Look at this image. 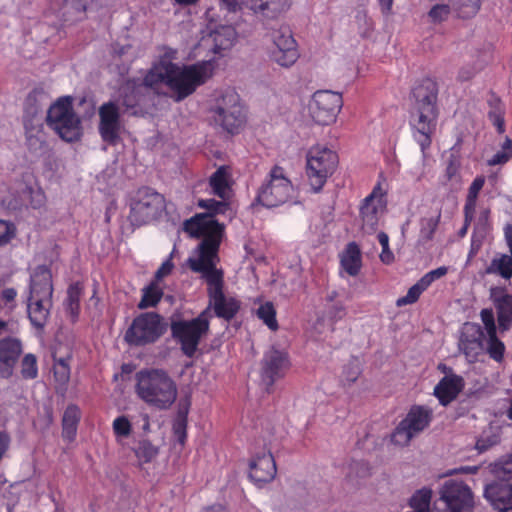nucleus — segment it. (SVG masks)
I'll list each match as a JSON object with an SVG mask.
<instances>
[{
    "label": "nucleus",
    "mask_w": 512,
    "mask_h": 512,
    "mask_svg": "<svg viewBox=\"0 0 512 512\" xmlns=\"http://www.w3.org/2000/svg\"><path fill=\"white\" fill-rule=\"evenodd\" d=\"M428 288L427 284L424 283V280L421 278L416 284L409 288L407 294L403 297H400L396 301V305L398 307H402L405 305L415 303L420 295Z\"/></svg>",
    "instance_id": "nucleus-38"
},
{
    "label": "nucleus",
    "mask_w": 512,
    "mask_h": 512,
    "mask_svg": "<svg viewBox=\"0 0 512 512\" xmlns=\"http://www.w3.org/2000/svg\"><path fill=\"white\" fill-rule=\"evenodd\" d=\"M21 373L24 378L33 379L38 374L36 357L33 354H27L22 360Z\"/></svg>",
    "instance_id": "nucleus-46"
},
{
    "label": "nucleus",
    "mask_w": 512,
    "mask_h": 512,
    "mask_svg": "<svg viewBox=\"0 0 512 512\" xmlns=\"http://www.w3.org/2000/svg\"><path fill=\"white\" fill-rule=\"evenodd\" d=\"M360 375V369L357 365H353L344 370V381L347 383H353Z\"/></svg>",
    "instance_id": "nucleus-53"
},
{
    "label": "nucleus",
    "mask_w": 512,
    "mask_h": 512,
    "mask_svg": "<svg viewBox=\"0 0 512 512\" xmlns=\"http://www.w3.org/2000/svg\"><path fill=\"white\" fill-rule=\"evenodd\" d=\"M447 272H448L447 267L441 266V267H438L437 269L431 270L428 273H426L422 277V279L424 280V283H426L427 286L429 287L436 279H439V278L445 276L447 274Z\"/></svg>",
    "instance_id": "nucleus-51"
},
{
    "label": "nucleus",
    "mask_w": 512,
    "mask_h": 512,
    "mask_svg": "<svg viewBox=\"0 0 512 512\" xmlns=\"http://www.w3.org/2000/svg\"><path fill=\"white\" fill-rule=\"evenodd\" d=\"M330 313L332 317L341 319L345 315V308L342 304H335Z\"/></svg>",
    "instance_id": "nucleus-61"
},
{
    "label": "nucleus",
    "mask_w": 512,
    "mask_h": 512,
    "mask_svg": "<svg viewBox=\"0 0 512 512\" xmlns=\"http://www.w3.org/2000/svg\"><path fill=\"white\" fill-rule=\"evenodd\" d=\"M22 353L21 342L15 338L0 340V376L9 378L14 366Z\"/></svg>",
    "instance_id": "nucleus-23"
},
{
    "label": "nucleus",
    "mask_w": 512,
    "mask_h": 512,
    "mask_svg": "<svg viewBox=\"0 0 512 512\" xmlns=\"http://www.w3.org/2000/svg\"><path fill=\"white\" fill-rule=\"evenodd\" d=\"M433 490L430 487H422L416 490L409 499V506L413 512H432L431 500Z\"/></svg>",
    "instance_id": "nucleus-32"
},
{
    "label": "nucleus",
    "mask_w": 512,
    "mask_h": 512,
    "mask_svg": "<svg viewBox=\"0 0 512 512\" xmlns=\"http://www.w3.org/2000/svg\"><path fill=\"white\" fill-rule=\"evenodd\" d=\"M15 228L12 224L0 220V245L6 244L13 238Z\"/></svg>",
    "instance_id": "nucleus-50"
},
{
    "label": "nucleus",
    "mask_w": 512,
    "mask_h": 512,
    "mask_svg": "<svg viewBox=\"0 0 512 512\" xmlns=\"http://www.w3.org/2000/svg\"><path fill=\"white\" fill-rule=\"evenodd\" d=\"M82 294V287L79 283L69 286L67 291V310L73 318H76L79 310V302Z\"/></svg>",
    "instance_id": "nucleus-39"
},
{
    "label": "nucleus",
    "mask_w": 512,
    "mask_h": 512,
    "mask_svg": "<svg viewBox=\"0 0 512 512\" xmlns=\"http://www.w3.org/2000/svg\"><path fill=\"white\" fill-rule=\"evenodd\" d=\"M99 132L102 139L108 143H115L120 133V112L117 103L110 101L99 108Z\"/></svg>",
    "instance_id": "nucleus-19"
},
{
    "label": "nucleus",
    "mask_w": 512,
    "mask_h": 512,
    "mask_svg": "<svg viewBox=\"0 0 512 512\" xmlns=\"http://www.w3.org/2000/svg\"><path fill=\"white\" fill-rule=\"evenodd\" d=\"M290 367V361L285 351L271 349L263 358L261 381L268 391L274 382L283 377Z\"/></svg>",
    "instance_id": "nucleus-18"
},
{
    "label": "nucleus",
    "mask_w": 512,
    "mask_h": 512,
    "mask_svg": "<svg viewBox=\"0 0 512 512\" xmlns=\"http://www.w3.org/2000/svg\"><path fill=\"white\" fill-rule=\"evenodd\" d=\"M52 275L45 266L37 267L31 275L27 303L28 316L32 324L42 327L48 320L52 308Z\"/></svg>",
    "instance_id": "nucleus-7"
},
{
    "label": "nucleus",
    "mask_w": 512,
    "mask_h": 512,
    "mask_svg": "<svg viewBox=\"0 0 512 512\" xmlns=\"http://www.w3.org/2000/svg\"><path fill=\"white\" fill-rule=\"evenodd\" d=\"M163 196L149 188L138 190L130 205L129 219L133 225H143L156 219L164 209Z\"/></svg>",
    "instance_id": "nucleus-15"
},
{
    "label": "nucleus",
    "mask_w": 512,
    "mask_h": 512,
    "mask_svg": "<svg viewBox=\"0 0 512 512\" xmlns=\"http://www.w3.org/2000/svg\"><path fill=\"white\" fill-rule=\"evenodd\" d=\"M223 229L214 216L208 213L198 214L184 222V230L187 233L192 237L202 238L187 263L206 280L210 306L213 307L215 314L229 320L235 316L240 305L234 297L224 295L223 274L216 268Z\"/></svg>",
    "instance_id": "nucleus-2"
},
{
    "label": "nucleus",
    "mask_w": 512,
    "mask_h": 512,
    "mask_svg": "<svg viewBox=\"0 0 512 512\" xmlns=\"http://www.w3.org/2000/svg\"><path fill=\"white\" fill-rule=\"evenodd\" d=\"M293 193V185L285 170L280 166H274L266 182L259 189L257 200L263 206L272 208L286 203Z\"/></svg>",
    "instance_id": "nucleus-12"
},
{
    "label": "nucleus",
    "mask_w": 512,
    "mask_h": 512,
    "mask_svg": "<svg viewBox=\"0 0 512 512\" xmlns=\"http://www.w3.org/2000/svg\"><path fill=\"white\" fill-rule=\"evenodd\" d=\"M480 318L483 328L478 324L465 323L459 340V349L469 362H475L484 352L500 362L505 353L504 343L497 337V326L492 309H482Z\"/></svg>",
    "instance_id": "nucleus-3"
},
{
    "label": "nucleus",
    "mask_w": 512,
    "mask_h": 512,
    "mask_svg": "<svg viewBox=\"0 0 512 512\" xmlns=\"http://www.w3.org/2000/svg\"><path fill=\"white\" fill-rule=\"evenodd\" d=\"M431 417V410L423 406H414L410 409L405 419L402 420V423L414 433V435H417L429 425Z\"/></svg>",
    "instance_id": "nucleus-26"
},
{
    "label": "nucleus",
    "mask_w": 512,
    "mask_h": 512,
    "mask_svg": "<svg viewBox=\"0 0 512 512\" xmlns=\"http://www.w3.org/2000/svg\"><path fill=\"white\" fill-rule=\"evenodd\" d=\"M237 39V32L232 25H217L209 29V33L201 39V46L211 45L213 53L231 48Z\"/></svg>",
    "instance_id": "nucleus-20"
},
{
    "label": "nucleus",
    "mask_w": 512,
    "mask_h": 512,
    "mask_svg": "<svg viewBox=\"0 0 512 512\" xmlns=\"http://www.w3.org/2000/svg\"><path fill=\"white\" fill-rule=\"evenodd\" d=\"M477 471H478V467H476V466H466V467H461L459 469L452 470L448 474L449 475H452V474H455V473L475 474Z\"/></svg>",
    "instance_id": "nucleus-63"
},
{
    "label": "nucleus",
    "mask_w": 512,
    "mask_h": 512,
    "mask_svg": "<svg viewBox=\"0 0 512 512\" xmlns=\"http://www.w3.org/2000/svg\"><path fill=\"white\" fill-rule=\"evenodd\" d=\"M177 57V51L164 48L160 59L147 72L142 82L128 80L119 90L117 103L135 114V107L145 89L156 90L160 84H165L175 95L176 101H181L193 94L196 89L212 78L215 62L212 60L199 61L194 64L179 66L172 61Z\"/></svg>",
    "instance_id": "nucleus-1"
},
{
    "label": "nucleus",
    "mask_w": 512,
    "mask_h": 512,
    "mask_svg": "<svg viewBox=\"0 0 512 512\" xmlns=\"http://www.w3.org/2000/svg\"><path fill=\"white\" fill-rule=\"evenodd\" d=\"M450 11L451 9L449 5L436 4L430 9L428 17L433 23H441L448 19Z\"/></svg>",
    "instance_id": "nucleus-47"
},
{
    "label": "nucleus",
    "mask_w": 512,
    "mask_h": 512,
    "mask_svg": "<svg viewBox=\"0 0 512 512\" xmlns=\"http://www.w3.org/2000/svg\"><path fill=\"white\" fill-rule=\"evenodd\" d=\"M47 121L57 134L67 142L76 141L82 135L80 119L74 113L69 98L59 99L50 107Z\"/></svg>",
    "instance_id": "nucleus-10"
},
{
    "label": "nucleus",
    "mask_w": 512,
    "mask_h": 512,
    "mask_svg": "<svg viewBox=\"0 0 512 512\" xmlns=\"http://www.w3.org/2000/svg\"><path fill=\"white\" fill-rule=\"evenodd\" d=\"M485 498L500 512L512 509V484L508 482H494L485 487Z\"/></svg>",
    "instance_id": "nucleus-24"
},
{
    "label": "nucleus",
    "mask_w": 512,
    "mask_h": 512,
    "mask_svg": "<svg viewBox=\"0 0 512 512\" xmlns=\"http://www.w3.org/2000/svg\"><path fill=\"white\" fill-rule=\"evenodd\" d=\"M80 420V410L78 407L68 406L63 415V432L62 435L68 441H72L76 435L77 425Z\"/></svg>",
    "instance_id": "nucleus-34"
},
{
    "label": "nucleus",
    "mask_w": 512,
    "mask_h": 512,
    "mask_svg": "<svg viewBox=\"0 0 512 512\" xmlns=\"http://www.w3.org/2000/svg\"><path fill=\"white\" fill-rule=\"evenodd\" d=\"M199 206L215 212H219L222 210L223 207H225V204L222 202H217L215 200L209 199L199 201Z\"/></svg>",
    "instance_id": "nucleus-55"
},
{
    "label": "nucleus",
    "mask_w": 512,
    "mask_h": 512,
    "mask_svg": "<svg viewBox=\"0 0 512 512\" xmlns=\"http://www.w3.org/2000/svg\"><path fill=\"white\" fill-rule=\"evenodd\" d=\"M452 7L459 12L462 17H471L475 15L480 8V0H451Z\"/></svg>",
    "instance_id": "nucleus-40"
},
{
    "label": "nucleus",
    "mask_w": 512,
    "mask_h": 512,
    "mask_svg": "<svg viewBox=\"0 0 512 512\" xmlns=\"http://www.w3.org/2000/svg\"><path fill=\"white\" fill-rule=\"evenodd\" d=\"M440 219V214L424 217L421 219V228H420V240L421 241H429L432 239L433 234L438 226Z\"/></svg>",
    "instance_id": "nucleus-41"
},
{
    "label": "nucleus",
    "mask_w": 512,
    "mask_h": 512,
    "mask_svg": "<svg viewBox=\"0 0 512 512\" xmlns=\"http://www.w3.org/2000/svg\"><path fill=\"white\" fill-rule=\"evenodd\" d=\"M504 234L508 247H512V225L505 226Z\"/></svg>",
    "instance_id": "nucleus-64"
},
{
    "label": "nucleus",
    "mask_w": 512,
    "mask_h": 512,
    "mask_svg": "<svg viewBox=\"0 0 512 512\" xmlns=\"http://www.w3.org/2000/svg\"><path fill=\"white\" fill-rule=\"evenodd\" d=\"M490 298L496 308L499 330L508 331L512 326V295L503 288L493 287L490 289Z\"/></svg>",
    "instance_id": "nucleus-21"
},
{
    "label": "nucleus",
    "mask_w": 512,
    "mask_h": 512,
    "mask_svg": "<svg viewBox=\"0 0 512 512\" xmlns=\"http://www.w3.org/2000/svg\"><path fill=\"white\" fill-rule=\"evenodd\" d=\"M32 199H31V205L34 208L41 207L45 202V196L44 193L38 189L31 191Z\"/></svg>",
    "instance_id": "nucleus-56"
},
{
    "label": "nucleus",
    "mask_w": 512,
    "mask_h": 512,
    "mask_svg": "<svg viewBox=\"0 0 512 512\" xmlns=\"http://www.w3.org/2000/svg\"><path fill=\"white\" fill-rule=\"evenodd\" d=\"M463 387V378L454 373H450L444 376L435 386L434 395L439 399L442 405H447L457 397Z\"/></svg>",
    "instance_id": "nucleus-25"
},
{
    "label": "nucleus",
    "mask_w": 512,
    "mask_h": 512,
    "mask_svg": "<svg viewBox=\"0 0 512 512\" xmlns=\"http://www.w3.org/2000/svg\"><path fill=\"white\" fill-rule=\"evenodd\" d=\"M338 166L336 152L327 146L317 144L312 146L306 155V175L314 192L322 189L327 179Z\"/></svg>",
    "instance_id": "nucleus-8"
},
{
    "label": "nucleus",
    "mask_w": 512,
    "mask_h": 512,
    "mask_svg": "<svg viewBox=\"0 0 512 512\" xmlns=\"http://www.w3.org/2000/svg\"><path fill=\"white\" fill-rule=\"evenodd\" d=\"M55 380L61 384L68 382L70 378V367L65 358L55 359L53 365Z\"/></svg>",
    "instance_id": "nucleus-44"
},
{
    "label": "nucleus",
    "mask_w": 512,
    "mask_h": 512,
    "mask_svg": "<svg viewBox=\"0 0 512 512\" xmlns=\"http://www.w3.org/2000/svg\"><path fill=\"white\" fill-rule=\"evenodd\" d=\"M490 119L492 120L493 124L497 127V130L499 133L504 132V119L500 113H491Z\"/></svg>",
    "instance_id": "nucleus-60"
},
{
    "label": "nucleus",
    "mask_w": 512,
    "mask_h": 512,
    "mask_svg": "<svg viewBox=\"0 0 512 512\" xmlns=\"http://www.w3.org/2000/svg\"><path fill=\"white\" fill-rule=\"evenodd\" d=\"M342 269L350 276L359 274L362 266L361 251L355 242L349 243L340 255Z\"/></svg>",
    "instance_id": "nucleus-27"
},
{
    "label": "nucleus",
    "mask_w": 512,
    "mask_h": 512,
    "mask_svg": "<svg viewBox=\"0 0 512 512\" xmlns=\"http://www.w3.org/2000/svg\"><path fill=\"white\" fill-rule=\"evenodd\" d=\"M414 436V433H412L401 421L400 424L395 429V431L393 432L391 436V441L395 445L406 446L409 444V442Z\"/></svg>",
    "instance_id": "nucleus-45"
},
{
    "label": "nucleus",
    "mask_w": 512,
    "mask_h": 512,
    "mask_svg": "<svg viewBox=\"0 0 512 512\" xmlns=\"http://www.w3.org/2000/svg\"><path fill=\"white\" fill-rule=\"evenodd\" d=\"M167 330V324L157 313H141L132 321L124 339L134 346H143L156 342Z\"/></svg>",
    "instance_id": "nucleus-11"
},
{
    "label": "nucleus",
    "mask_w": 512,
    "mask_h": 512,
    "mask_svg": "<svg viewBox=\"0 0 512 512\" xmlns=\"http://www.w3.org/2000/svg\"><path fill=\"white\" fill-rule=\"evenodd\" d=\"M271 45L267 49L268 58L278 66L291 68L299 59L296 40L288 26H280L270 32Z\"/></svg>",
    "instance_id": "nucleus-14"
},
{
    "label": "nucleus",
    "mask_w": 512,
    "mask_h": 512,
    "mask_svg": "<svg viewBox=\"0 0 512 512\" xmlns=\"http://www.w3.org/2000/svg\"><path fill=\"white\" fill-rule=\"evenodd\" d=\"M256 314L269 329L273 331L278 329L276 310L271 302H265L261 304L258 307Z\"/></svg>",
    "instance_id": "nucleus-37"
},
{
    "label": "nucleus",
    "mask_w": 512,
    "mask_h": 512,
    "mask_svg": "<svg viewBox=\"0 0 512 512\" xmlns=\"http://www.w3.org/2000/svg\"><path fill=\"white\" fill-rule=\"evenodd\" d=\"M276 475V464L270 452L263 451L250 462L249 476L257 484L267 483Z\"/></svg>",
    "instance_id": "nucleus-22"
},
{
    "label": "nucleus",
    "mask_w": 512,
    "mask_h": 512,
    "mask_svg": "<svg viewBox=\"0 0 512 512\" xmlns=\"http://www.w3.org/2000/svg\"><path fill=\"white\" fill-rule=\"evenodd\" d=\"M24 125L28 147L35 153L41 152L44 149V135L40 119L36 117L25 119Z\"/></svg>",
    "instance_id": "nucleus-30"
},
{
    "label": "nucleus",
    "mask_w": 512,
    "mask_h": 512,
    "mask_svg": "<svg viewBox=\"0 0 512 512\" xmlns=\"http://www.w3.org/2000/svg\"><path fill=\"white\" fill-rule=\"evenodd\" d=\"M500 471V473L503 476L512 478V456L505 460L503 463H501Z\"/></svg>",
    "instance_id": "nucleus-59"
},
{
    "label": "nucleus",
    "mask_w": 512,
    "mask_h": 512,
    "mask_svg": "<svg viewBox=\"0 0 512 512\" xmlns=\"http://www.w3.org/2000/svg\"><path fill=\"white\" fill-rule=\"evenodd\" d=\"M210 186L214 194L220 198L225 199L229 196V173L226 167H220L213 173L210 178Z\"/></svg>",
    "instance_id": "nucleus-33"
},
{
    "label": "nucleus",
    "mask_w": 512,
    "mask_h": 512,
    "mask_svg": "<svg viewBox=\"0 0 512 512\" xmlns=\"http://www.w3.org/2000/svg\"><path fill=\"white\" fill-rule=\"evenodd\" d=\"M377 238L382 247V251L380 253V260L384 264H391L394 261V254L389 247L388 235L384 232H380Z\"/></svg>",
    "instance_id": "nucleus-48"
},
{
    "label": "nucleus",
    "mask_w": 512,
    "mask_h": 512,
    "mask_svg": "<svg viewBox=\"0 0 512 512\" xmlns=\"http://www.w3.org/2000/svg\"><path fill=\"white\" fill-rule=\"evenodd\" d=\"M485 184V177L484 176H477L473 182L471 183L468 194L466 197V202L464 206V214H465V222L466 224L470 222L473 219L477 199L479 192L482 190L483 186Z\"/></svg>",
    "instance_id": "nucleus-31"
},
{
    "label": "nucleus",
    "mask_w": 512,
    "mask_h": 512,
    "mask_svg": "<svg viewBox=\"0 0 512 512\" xmlns=\"http://www.w3.org/2000/svg\"><path fill=\"white\" fill-rule=\"evenodd\" d=\"M343 106L342 95L329 90L316 91L309 103L313 120L320 125H329L336 121Z\"/></svg>",
    "instance_id": "nucleus-16"
},
{
    "label": "nucleus",
    "mask_w": 512,
    "mask_h": 512,
    "mask_svg": "<svg viewBox=\"0 0 512 512\" xmlns=\"http://www.w3.org/2000/svg\"><path fill=\"white\" fill-rule=\"evenodd\" d=\"M443 186L458 188L462 184L460 157L451 154L446 161L444 172L440 178Z\"/></svg>",
    "instance_id": "nucleus-29"
},
{
    "label": "nucleus",
    "mask_w": 512,
    "mask_h": 512,
    "mask_svg": "<svg viewBox=\"0 0 512 512\" xmlns=\"http://www.w3.org/2000/svg\"><path fill=\"white\" fill-rule=\"evenodd\" d=\"M414 95L416 97V105L411 122L417 131L416 140L424 152L431 144V136L435 132L437 125V95L434 84L428 83L426 86L416 88Z\"/></svg>",
    "instance_id": "nucleus-6"
},
{
    "label": "nucleus",
    "mask_w": 512,
    "mask_h": 512,
    "mask_svg": "<svg viewBox=\"0 0 512 512\" xmlns=\"http://www.w3.org/2000/svg\"><path fill=\"white\" fill-rule=\"evenodd\" d=\"M498 443V437L491 431H485L476 442V449L482 453Z\"/></svg>",
    "instance_id": "nucleus-49"
},
{
    "label": "nucleus",
    "mask_w": 512,
    "mask_h": 512,
    "mask_svg": "<svg viewBox=\"0 0 512 512\" xmlns=\"http://www.w3.org/2000/svg\"><path fill=\"white\" fill-rule=\"evenodd\" d=\"M243 3L247 9L267 17H274L289 7V0H244Z\"/></svg>",
    "instance_id": "nucleus-28"
},
{
    "label": "nucleus",
    "mask_w": 512,
    "mask_h": 512,
    "mask_svg": "<svg viewBox=\"0 0 512 512\" xmlns=\"http://www.w3.org/2000/svg\"><path fill=\"white\" fill-rule=\"evenodd\" d=\"M173 269V264L170 259L166 260L162 263L160 268L156 271L155 281L159 283V281L165 276L169 275Z\"/></svg>",
    "instance_id": "nucleus-52"
},
{
    "label": "nucleus",
    "mask_w": 512,
    "mask_h": 512,
    "mask_svg": "<svg viewBox=\"0 0 512 512\" xmlns=\"http://www.w3.org/2000/svg\"><path fill=\"white\" fill-rule=\"evenodd\" d=\"M163 296V288L157 281H153L142 289V297L138 304V308L146 309L154 307Z\"/></svg>",
    "instance_id": "nucleus-35"
},
{
    "label": "nucleus",
    "mask_w": 512,
    "mask_h": 512,
    "mask_svg": "<svg viewBox=\"0 0 512 512\" xmlns=\"http://www.w3.org/2000/svg\"><path fill=\"white\" fill-rule=\"evenodd\" d=\"M487 274H499L505 279L512 277V259L508 255L495 257L486 269Z\"/></svg>",
    "instance_id": "nucleus-36"
},
{
    "label": "nucleus",
    "mask_w": 512,
    "mask_h": 512,
    "mask_svg": "<svg viewBox=\"0 0 512 512\" xmlns=\"http://www.w3.org/2000/svg\"><path fill=\"white\" fill-rule=\"evenodd\" d=\"M17 295V292L15 289L13 288H6L2 291V298L6 301V302H10V301H13L15 299Z\"/></svg>",
    "instance_id": "nucleus-62"
},
{
    "label": "nucleus",
    "mask_w": 512,
    "mask_h": 512,
    "mask_svg": "<svg viewBox=\"0 0 512 512\" xmlns=\"http://www.w3.org/2000/svg\"><path fill=\"white\" fill-rule=\"evenodd\" d=\"M220 1L226 5V7L229 11H237V10L247 8L243 3L244 0H220Z\"/></svg>",
    "instance_id": "nucleus-58"
},
{
    "label": "nucleus",
    "mask_w": 512,
    "mask_h": 512,
    "mask_svg": "<svg viewBox=\"0 0 512 512\" xmlns=\"http://www.w3.org/2000/svg\"><path fill=\"white\" fill-rule=\"evenodd\" d=\"M158 450L150 442L142 441L135 449V455L140 463H148L156 457Z\"/></svg>",
    "instance_id": "nucleus-43"
},
{
    "label": "nucleus",
    "mask_w": 512,
    "mask_h": 512,
    "mask_svg": "<svg viewBox=\"0 0 512 512\" xmlns=\"http://www.w3.org/2000/svg\"><path fill=\"white\" fill-rule=\"evenodd\" d=\"M511 158L507 152L498 151L492 158L487 161L489 166L501 165L506 163Z\"/></svg>",
    "instance_id": "nucleus-54"
},
{
    "label": "nucleus",
    "mask_w": 512,
    "mask_h": 512,
    "mask_svg": "<svg viewBox=\"0 0 512 512\" xmlns=\"http://www.w3.org/2000/svg\"><path fill=\"white\" fill-rule=\"evenodd\" d=\"M113 432L117 441H121L131 435L132 424L126 416H119L113 420Z\"/></svg>",
    "instance_id": "nucleus-42"
},
{
    "label": "nucleus",
    "mask_w": 512,
    "mask_h": 512,
    "mask_svg": "<svg viewBox=\"0 0 512 512\" xmlns=\"http://www.w3.org/2000/svg\"><path fill=\"white\" fill-rule=\"evenodd\" d=\"M208 315V310H205L195 319L180 320L171 324L172 335L181 344V349L186 356L192 357L195 354L200 340L207 334Z\"/></svg>",
    "instance_id": "nucleus-13"
},
{
    "label": "nucleus",
    "mask_w": 512,
    "mask_h": 512,
    "mask_svg": "<svg viewBox=\"0 0 512 512\" xmlns=\"http://www.w3.org/2000/svg\"><path fill=\"white\" fill-rule=\"evenodd\" d=\"M386 210V199L379 186L363 200L360 207L361 228L365 233L376 230Z\"/></svg>",
    "instance_id": "nucleus-17"
},
{
    "label": "nucleus",
    "mask_w": 512,
    "mask_h": 512,
    "mask_svg": "<svg viewBox=\"0 0 512 512\" xmlns=\"http://www.w3.org/2000/svg\"><path fill=\"white\" fill-rule=\"evenodd\" d=\"M208 117L211 124L236 134L246 122V110L240 95L232 87L217 89L209 99Z\"/></svg>",
    "instance_id": "nucleus-4"
},
{
    "label": "nucleus",
    "mask_w": 512,
    "mask_h": 512,
    "mask_svg": "<svg viewBox=\"0 0 512 512\" xmlns=\"http://www.w3.org/2000/svg\"><path fill=\"white\" fill-rule=\"evenodd\" d=\"M173 430L174 434L178 438V441L183 444L186 439L185 423L183 421H178L174 424Z\"/></svg>",
    "instance_id": "nucleus-57"
},
{
    "label": "nucleus",
    "mask_w": 512,
    "mask_h": 512,
    "mask_svg": "<svg viewBox=\"0 0 512 512\" xmlns=\"http://www.w3.org/2000/svg\"><path fill=\"white\" fill-rule=\"evenodd\" d=\"M136 393L149 406L167 410L176 401L178 389L166 372L152 369L136 374Z\"/></svg>",
    "instance_id": "nucleus-5"
},
{
    "label": "nucleus",
    "mask_w": 512,
    "mask_h": 512,
    "mask_svg": "<svg viewBox=\"0 0 512 512\" xmlns=\"http://www.w3.org/2000/svg\"><path fill=\"white\" fill-rule=\"evenodd\" d=\"M473 506L471 488L463 481L450 479L441 485L432 512H471Z\"/></svg>",
    "instance_id": "nucleus-9"
}]
</instances>
